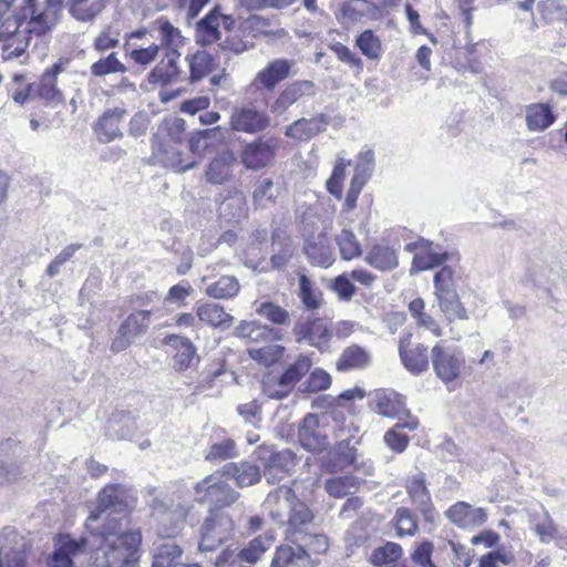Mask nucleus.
<instances>
[{"mask_svg": "<svg viewBox=\"0 0 567 567\" xmlns=\"http://www.w3.org/2000/svg\"><path fill=\"white\" fill-rule=\"evenodd\" d=\"M277 192L271 178H261L256 182L252 199L257 207L266 208L268 204L274 203Z\"/></svg>", "mask_w": 567, "mask_h": 567, "instance_id": "57", "label": "nucleus"}, {"mask_svg": "<svg viewBox=\"0 0 567 567\" xmlns=\"http://www.w3.org/2000/svg\"><path fill=\"white\" fill-rule=\"evenodd\" d=\"M183 523H175L171 527L165 525L158 528L159 540L153 543L151 549V567H177L183 560L184 549L174 539L181 532Z\"/></svg>", "mask_w": 567, "mask_h": 567, "instance_id": "8", "label": "nucleus"}, {"mask_svg": "<svg viewBox=\"0 0 567 567\" xmlns=\"http://www.w3.org/2000/svg\"><path fill=\"white\" fill-rule=\"evenodd\" d=\"M274 542V536L269 534L259 535L251 539L248 545L239 550L238 545L235 543H230L233 548H237L236 557L240 559L241 564L249 566L259 560V558L265 554Z\"/></svg>", "mask_w": 567, "mask_h": 567, "instance_id": "33", "label": "nucleus"}, {"mask_svg": "<svg viewBox=\"0 0 567 567\" xmlns=\"http://www.w3.org/2000/svg\"><path fill=\"white\" fill-rule=\"evenodd\" d=\"M244 215V198L241 196L228 197L220 205V216L227 221H239Z\"/></svg>", "mask_w": 567, "mask_h": 567, "instance_id": "62", "label": "nucleus"}, {"mask_svg": "<svg viewBox=\"0 0 567 567\" xmlns=\"http://www.w3.org/2000/svg\"><path fill=\"white\" fill-rule=\"evenodd\" d=\"M270 125L269 115L252 106L237 107L230 116V127L237 132L256 134Z\"/></svg>", "mask_w": 567, "mask_h": 567, "instance_id": "16", "label": "nucleus"}, {"mask_svg": "<svg viewBox=\"0 0 567 567\" xmlns=\"http://www.w3.org/2000/svg\"><path fill=\"white\" fill-rule=\"evenodd\" d=\"M127 515L112 516L107 513L105 523L95 532L103 539V556L96 558L94 567H140L142 532L140 528L124 530Z\"/></svg>", "mask_w": 567, "mask_h": 567, "instance_id": "1", "label": "nucleus"}, {"mask_svg": "<svg viewBox=\"0 0 567 567\" xmlns=\"http://www.w3.org/2000/svg\"><path fill=\"white\" fill-rule=\"evenodd\" d=\"M377 393L375 399H373L369 404L371 411L390 419H401L402 415L411 417L405 405V399L399 392Z\"/></svg>", "mask_w": 567, "mask_h": 567, "instance_id": "21", "label": "nucleus"}, {"mask_svg": "<svg viewBox=\"0 0 567 567\" xmlns=\"http://www.w3.org/2000/svg\"><path fill=\"white\" fill-rule=\"evenodd\" d=\"M219 27L220 11L216 7L196 23L197 42H200L203 45H208L218 41L221 37Z\"/></svg>", "mask_w": 567, "mask_h": 567, "instance_id": "31", "label": "nucleus"}, {"mask_svg": "<svg viewBox=\"0 0 567 567\" xmlns=\"http://www.w3.org/2000/svg\"><path fill=\"white\" fill-rule=\"evenodd\" d=\"M355 45L361 53L370 60H379L382 53V44L374 31L368 29L355 38Z\"/></svg>", "mask_w": 567, "mask_h": 567, "instance_id": "51", "label": "nucleus"}, {"mask_svg": "<svg viewBox=\"0 0 567 567\" xmlns=\"http://www.w3.org/2000/svg\"><path fill=\"white\" fill-rule=\"evenodd\" d=\"M341 258L351 260L362 255V248L355 235L349 229H342L336 237Z\"/></svg>", "mask_w": 567, "mask_h": 567, "instance_id": "56", "label": "nucleus"}, {"mask_svg": "<svg viewBox=\"0 0 567 567\" xmlns=\"http://www.w3.org/2000/svg\"><path fill=\"white\" fill-rule=\"evenodd\" d=\"M125 114L126 110L121 107L109 109L103 112L94 125V131L101 143H110L123 136L120 124Z\"/></svg>", "mask_w": 567, "mask_h": 567, "instance_id": "23", "label": "nucleus"}, {"mask_svg": "<svg viewBox=\"0 0 567 567\" xmlns=\"http://www.w3.org/2000/svg\"><path fill=\"white\" fill-rule=\"evenodd\" d=\"M451 254L446 250H442L439 245H434L427 240V245L424 246L422 251H417L413 256L411 272L424 271L442 266L449 260Z\"/></svg>", "mask_w": 567, "mask_h": 567, "instance_id": "29", "label": "nucleus"}, {"mask_svg": "<svg viewBox=\"0 0 567 567\" xmlns=\"http://www.w3.org/2000/svg\"><path fill=\"white\" fill-rule=\"evenodd\" d=\"M64 68L65 62L59 60L43 72L39 82L32 83L37 97L52 106L63 101L62 92L58 89L56 83L58 75L64 71Z\"/></svg>", "mask_w": 567, "mask_h": 567, "instance_id": "18", "label": "nucleus"}, {"mask_svg": "<svg viewBox=\"0 0 567 567\" xmlns=\"http://www.w3.org/2000/svg\"><path fill=\"white\" fill-rule=\"evenodd\" d=\"M38 10L37 0H0V37L11 34L19 28L25 27V34L41 37L54 27Z\"/></svg>", "mask_w": 567, "mask_h": 567, "instance_id": "3", "label": "nucleus"}, {"mask_svg": "<svg viewBox=\"0 0 567 567\" xmlns=\"http://www.w3.org/2000/svg\"><path fill=\"white\" fill-rule=\"evenodd\" d=\"M236 550L237 548H233V545H226L216 556H209V561L216 567H251L241 564L236 557Z\"/></svg>", "mask_w": 567, "mask_h": 567, "instance_id": "64", "label": "nucleus"}, {"mask_svg": "<svg viewBox=\"0 0 567 567\" xmlns=\"http://www.w3.org/2000/svg\"><path fill=\"white\" fill-rule=\"evenodd\" d=\"M290 70L291 63L288 60L277 59L257 74V80L265 89L272 90L289 75Z\"/></svg>", "mask_w": 567, "mask_h": 567, "instance_id": "35", "label": "nucleus"}, {"mask_svg": "<svg viewBox=\"0 0 567 567\" xmlns=\"http://www.w3.org/2000/svg\"><path fill=\"white\" fill-rule=\"evenodd\" d=\"M403 365L412 373L420 374L429 368L427 347L416 344L400 355Z\"/></svg>", "mask_w": 567, "mask_h": 567, "instance_id": "44", "label": "nucleus"}, {"mask_svg": "<svg viewBox=\"0 0 567 567\" xmlns=\"http://www.w3.org/2000/svg\"><path fill=\"white\" fill-rule=\"evenodd\" d=\"M355 461V449L349 440L337 443L322 460V466L331 473H338L351 466Z\"/></svg>", "mask_w": 567, "mask_h": 567, "instance_id": "27", "label": "nucleus"}, {"mask_svg": "<svg viewBox=\"0 0 567 567\" xmlns=\"http://www.w3.org/2000/svg\"><path fill=\"white\" fill-rule=\"evenodd\" d=\"M252 456L260 463L268 484L281 482L296 466V455L289 449L276 451L270 445H260Z\"/></svg>", "mask_w": 567, "mask_h": 567, "instance_id": "7", "label": "nucleus"}, {"mask_svg": "<svg viewBox=\"0 0 567 567\" xmlns=\"http://www.w3.org/2000/svg\"><path fill=\"white\" fill-rule=\"evenodd\" d=\"M284 352L285 347L280 344H267L259 349L249 350V354L254 360L259 361L266 365H270L277 362L282 357Z\"/></svg>", "mask_w": 567, "mask_h": 567, "instance_id": "61", "label": "nucleus"}, {"mask_svg": "<svg viewBox=\"0 0 567 567\" xmlns=\"http://www.w3.org/2000/svg\"><path fill=\"white\" fill-rule=\"evenodd\" d=\"M223 477L221 474H210L195 483L194 502L208 505L207 512H227L226 508L239 499L240 493Z\"/></svg>", "mask_w": 567, "mask_h": 567, "instance_id": "4", "label": "nucleus"}, {"mask_svg": "<svg viewBox=\"0 0 567 567\" xmlns=\"http://www.w3.org/2000/svg\"><path fill=\"white\" fill-rule=\"evenodd\" d=\"M271 567H315V564L306 549L290 543L276 548Z\"/></svg>", "mask_w": 567, "mask_h": 567, "instance_id": "25", "label": "nucleus"}, {"mask_svg": "<svg viewBox=\"0 0 567 567\" xmlns=\"http://www.w3.org/2000/svg\"><path fill=\"white\" fill-rule=\"evenodd\" d=\"M370 364V354L369 352L358 346L352 344L347 347L341 355L339 357L336 367L340 372H347L350 370H361L367 368Z\"/></svg>", "mask_w": 567, "mask_h": 567, "instance_id": "34", "label": "nucleus"}, {"mask_svg": "<svg viewBox=\"0 0 567 567\" xmlns=\"http://www.w3.org/2000/svg\"><path fill=\"white\" fill-rule=\"evenodd\" d=\"M298 440L305 450L322 452L329 444L326 423L316 414H307L299 425Z\"/></svg>", "mask_w": 567, "mask_h": 567, "instance_id": "13", "label": "nucleus"}, {"mask_svg": "<svg viewBox=\"0 0 567 567\" xmlns=\"http://www.w3.org/2000/svg\"><path fill=\"white\" fill-rule=\"evenodd\" d=\"M163 344L172 347L176 351L173 361L174 369L177 371L189 369L197 360L196 347L187 337L167 334L163 339Z\"/></svg>", "mask_w": 567, "mask_h": 567, "instance_id": "22", "label": "nucleus"}, {"mask_svg": "<svg viewBox=\"0 0 567 567\" xmlns=\"http://www.w3.org/2000/svg\"><path fill=\"white\" fill-rule=\"evenodd\" d=\"M239 281L234 276H223L206 288V293L215 299H229L239 292Z\"/></svg>", "mask_w": 567, "mask_h": 567, "instance_id": "48", "label": "nucleus"}, {"mask_svg": "<svg viewBox=\"0 0 567 567\" xmlns=\"http://www.w3.org/2000/svg\"><path fill=\"white\" fill-rule=\"evenodd\" d=\"M181 56L178 50L166 51L163 59L148 73L151 84L167 85L179 75L177 61Z\"/></svg>", "mask_w": 567, "mask_h": 567, "instance_id": "28", "label": "nucleus"}, {"mask_svg": "<svg viewBox=\"0 0 567 567\" xmlns=\"http://www.w3.org/2000/svg\"><path fill=\"white\" fill-rule=\"evenodd\" d=\"M136 503V497L122 484H109L97 495L96 507L91 512L85 522V528L97 522L104 513L110 515H127Z\"/></svg>", "mask_w": 567, "mask_h": 567, "instance_id": "6", "label": "nucleus"}, {"mask_svg": "<svg viewBox=\"0 0 567 567\" xmlns=\"http://www.w3.org/2000/svg\"><path fill=\"white\" fill-rule=\"evenodd\" d=\"M292 333L297 343H307L320 352L329 350L333 337V331L323 319L312 316L301 317L295 323Z\"/></svg>", "mask_w": 567, "mask_h": 567, "instance_id": "10", "label": "nucleus"}, {"mask_svg": "<svg viewBox=\"0 0 567 567\" xmlns=\"http://www.w3.org/2000/svg\"><path fill=\"white\" fill-rule=\"evenodd\" d=\"M403 554L400 544L394 542H386L383 546L374 548L370 556V563L373 566H383L396 563Z\"/></svg>", "mask_w": 567, "mask_h": 567, "instance_id": "50", "label": "nucleus"}, {"mask_svg": "<svg viewBox=\"0 0 567 567\" xmlns=\"http://www.w3.org/2000/svg\"><path fill=\"white\" fill-rule=\"evenodd\" d=\"M317 93V86L312 81L301 80L290 83L277 97L272 104V112H281L292 104L306 99L312 97Z\"/></svg>", "mask_w": 567, "mask_h": 567, "instance_id": "24", "label": "nucleus"}, {"mask_svg": "<svg viewBox=\"0 0 567 567\" xmlns=\"http://www.w3.org/2000/svg\"><path fill=\"white\" fill-rule=\"evenodd\" d=\"M446 518L463 529H471L483 525L487 519L484 508L473 507L466 502H457L445 512Z\"/></svg>", "mask_w": 567, "mask_h": 567, "instance_id": "20", "label": "nucleus"}, {"mask_svg": "<svg viewBox=\"0 0 567 567\" xmlns=\"http://www.w3.org/2000/svg\"><path fill=\"white\" fill-rule=\"evenodd\" d=\"M28 545L25 539L11 527L0 532V567H25Z\"/></svg>", "mask_w": 567, "mask_h": 567, "instance_id": "12", "label": "nucleus"}, {"mask_svg": "<svg viewBox=\"0 0 567 567\" xmlns=\"http://www.w3.org/2000/svg\"><path fill=\"white\" fill-rule=\"evenodd\" d=\"M90 72L95 78H103L115 73H126L127 68L117 59L116 52L99 59L90 66Z\"/></svg>", "mask_w": 567, "mask_h": 567, "instance_id": "49", "label": "nucleus"}, {"mask_svg": "<svg viewBox=\"0 0 567 567\" xmlns=\"http://www.w3.org/2000/svg\"><path fill=\"white\" fill-rule=\"evenodd\" d=\"M312 361L308 355L300 354L296 361L285 368L278 378L280 386H293L310 370Z\"/></svg>", "mask_w": 567, "mask_h": 567, "instance_id": "43", "label": "nucleus"}, {"mask_svg": "<svg viewBox=\"0 0 567 567\" xmlns=\"http://www.w3.org/2000/svg\"><path fill=\"white\" fill-rule=\"evenodd\" d=\"M364 260L380 271H391L399 265L398 251L388 245L375 244L367 252Z\"/></svg>", "mask_w": 567, "mask_h": 567, "instance_id": "30", "label": "nucleus"}, {"mask_svg": "<svg viewBox=\"0 0 567 567\" xmlns=\"http://www.w3.org/2000/svg\"><path fill=\"white\" fill-rule=\"evenodd\" d=\"M237 158L234 152L224 151L217 154L208 164L205 176L213 185H223L233 176V167Z\"/></svg>", "mask_w": 567, "mask_h": 567, "instance_id": "26", "label": "nucleus"}, {"mask_svg": "<svg viewBox=\"0 0 567 567\" xmlns=\"http://www.w3.org/2000/svg\"><path fill=\"white\" fill-rule=\"evenodd\" d=\"M151 310H137L120 324L117 336L113 340L111 349L114 352L125 350L133 341L144 336L151 324Z\"/></svg>", "mask_w": 567, "mask_h": 567, "instance_id": "11", "label": "nucleus"}, {"mask_svg": "<svg viewBox=\"0 0 567 567\" xmlns=\"http://www.w3.org/2000/svg\"><path fill=\"white\" fill-rule=\"evenodd\" d=\"M276 144L272 140L257 138L247 143L241 151V163L250 171L266 167L275 157Z\"/></svg>", "mask_w": 567, "mask_h": 567, "instance_id": "17", "label": "nucleus"}, {"mask_svg": "<svg viewBox=\"0 0 567 567\" xmlns=\"http://www.w3.org/2000/svg\"><path fill=\"white\" fill-rule=\"evenodd\" d=\"M431 362L436 377L445 384L456 380L465 365L463 352L446 341H439L432 348Z\"/></svg>", "mask_w": 567, "mask_h": 567, "instance_id": "9", "label": "nucleus"}, {"mask_svg": "<svg viewBox=\"0 0 567 567\" xmlns=\"http://www.w3.org/2000/svg\"><path fill=\"white\" fill-rule=\"evenodd\" d=\"M436 299L441 311L450 321L454 319H467V311L461 303L458 293L455 289L437 296Z\"/></svg>", "mask_w": 567, "mask_h": 567, "instance_id": "46", "label": "nucleus"}, {"mask_svg": "<svg viewBox=\"0 0 567 567\" xmlns=\"http://www.w3.org/2000/svg\"><path fill=\"white\" fill-rule=\"evenodd\" d=\"M357 487V478L352 475L337 476L326 481V489L333 497H344Z\"/></svg>", "mask_w": 567, "mask_h": 567, "instance_id": "59", "label": "nucleus"}, {"mask_svg": "<svg viewBox=\"0 0 567 567\" xmlns=\"http://www.w3.org/2000/svg\"><path fill=\"white\" fill-rule=\"evenodd\" d=\"M107 0H66L70 14L78 21H92L106 6Z\"/></svg>", "mask_w": 567, "mask_h": 567, "instance_id": "36", "label": "nucleus"}, {"mask_svg": "<svg viewBox=\"0 0 567 567\" xmlns=\"http://www.w3.org/2000/svg\"><path fill=\"white\" fill-rule=\"evenodd\" d=\"M269 505L276 503L277 509H270L272 519L284 525L287 523L286 537L292 543L299 536L313 529V513L307 504L300 502L290 487L279 486L268 495Z\"/></svg>", "mask_w": 567, "mask_h": 567, "instance_id": "2", "label": "nucleus"}, {"mask_svg": "<svg viewBox=\"0 0 567 567\" xmlns=\"http://www.w3.org/2000/svg\"><path fill=\"white\" fill-rule=\"evenodd\" d=\"M329 288L336 292L340 300L349 301L357 291L355 286L352 284L350 276L343 272L332 279Z\"/></svg>", "mask_w": 567, "mask_h": 567, "instance_id": "63", "label": "nucleus"}, {"mask_svg": "<svg viewBox=\"0 0 567 567\" xmlns=\"http://www.w3.org/2000/svg\"><path fill=\"white\" fill-rule=\"evenodd\" d=\"M256 462V460L227 462L221 466L218 473L226 480L234 481L238 488L250 487L258 484L262 477L261 466Z\"/></svg>", "mask_w": 567, "mask_h": 567, "instance_id": "14", "label": "nucleus"}, {"mask_svg": "<svg viewBox=\"0 0 567 567\" xmlns=\"http://www.w3.org/2000/svg\"><path fill=\"white\" fill-rule=\"evenodd\" d=\"M221 137V127L198 130L190 134L188 138L189 151L193 154L203 155L213 148L215 142Z\"/></svg>", "mask_w": 567, "mask_h": 567, "instance_id": "39", "label": "nucleus"}, {"mask_svg": "<svg viewBox=\"0 0 567 567\" xmlns=\"http://www.w3.org/2000/svg\"><path fill=\"white\" fill-rule=\"evenodd\" d=\"M406 492L424 520L433 523L435 519V508L426 487V477L423 472L416 473L408 481Z\"/></svg>", "mask_w": 567, "mask_h": 567, "instance_id": "19", "label": "nucleus"}, {"mask_svg": "<svg viewBox=\"0 0 567 567\" xmlns=\"http://www.w3.org/2000/svg\"><path fill=\"white\" fill-rule=\"evenodd\" d=\"M234 533L235 523L228 512H207L199 528V551L209 560L220 546L233 540Z\"/></svg>", "mask_w": 567, "mask_h": 567, "instance_id": "5", "label": "nucleus"}, {"mask_svg": "<svg viewBox=\"0 0 567 567\" xmlns=\"http://www.w3.org/2000/svg\"><path fill=\"white\" fill-rule=\"evenodd\" d=\"M320 133V127L311 118H299L288 125L285 135L298 141H309Z\"/></svg>", "mask_w": 567, "mask_h": 567, "instance_id": "54", "label": "nucleus"}, {"mask_svg": "<svg viewBox=\"0 0 567 567\" xmlns=\"http://www.w3.org/2000/svg\"><path fill=\"white\" fill-rule=\"evenodd\" d=\"M157 25L161 45L166 51L178 50L183 44V37L179 29L175 28L167 19L159 18L155 21Z\"/></svg>", "mask_w": 567, "mask_h": 567, "instance_id": "47", "label": "nucleus"}, {"mask_svg": "<svg viewBox=\"0 0 567 567\" xmlns=\"http://www.w3.org/2000/svg\"><path fill=\"white\" fill-rule=\"evenodd\" d=\"M555 121L556 115L547 103H533L526 107V126L529 131H545Z\"/></svg>", "mask_w": 567, "mask_h": 567, "instance_id": "32", "label": "nucleus"}, {"mask_svg": "<svg viewBox=\"0 0 567 567\" xmlns=\"http://www.w3.org/2000/svg\"><path fill=\"white\" fill-rule=\"evenodd\" d=\"M114 429L118 440H131L137 432V424L130 411L114 413L110 419V430Z\"/></svg>", "mask_w": 567, "mask_h": 567, "instance_id": "45", "label": "nucleus"}, {"mask_svg": "<svg viewBox=\"0 0 567 567\" xmlns=\"http://www.w3.org/2000/svg\"><path fill=\"white\" fill-rule=\"evenodd\" d=\"M256 313L277 326H284L289 320V312L272 301L261 302L256 308Z\"/></svg>", "mask_w": 567, "mask_h": 567, "instance_id": "58", "label": "nucleus"}, {"mask_svg": "<svg viewBox=\"0 0 567 567\" xmlns=\"http://www.w3.org/2000/svg\"><path fill=\"white\" fill-rule=\"evenodd\" d=\"M87 547V539L84 536L73 538L71 535H58L54 544V549L60 551L65 557L74 560V557L83 553Z\"/></svg>", "mask_w": 567, "mask_h": 567, "instance_id": "55", "label": "nucleus"}, {"mask_svg": "<svg viewBox=\"0 0 567 567\" xmlns=\"http://www.w3.org/2000/svg\"><path fill=\"white\" fill-rule=\"evenodd\" d=\"M396 533L400 537L409 535L413 536L417 530L416 518L412 511L408 507H399L395 512Z\"/></svg>", "mask_w": 567, "mask_h": 567, "instance_id": "60", "label": "nucleus"}, {"mask_svg": "<svg viewBox=\"0 0 567 567\" xmlns=\"http://www.w3.org/2000/svg\"><path fill=\"white\" fill-rule=\"evenodd\" d=\"M298 297L308 311H316L322 306V292L305 274L298 277Z\"/></svg>", "mask_w": 567, "mask_h": 567, "instance_id": "37", "label": "nucleus"}, {"mask_svg": "<svg viewBox=\"0 0 567 567\" xmlns=\"http://www.w3.org/2000/svg\"><path fill=\"white\" fill-rule=\"evenodd\" d=\"M367 392H340L338 396L321 395L313 401V406L318 409H326L320 416L324 422L327 419H332L336 423L342 424L346 422V410L354 399H363Z\"/></svg>", "mask_w": 567, "mask_h": 567, "instance_id": "15", "label": "nucleus"}, {"mask_svg": "<svg viewBox=\"0 0 567 567\" xmlns=\"http://www.w3.org/2000/svg\"><path fill=\"white\" fill-rule=\"evenodd\" d=\"M280 229L272 231V247L274 254L270 257V265L272 269L281 270L290 261L293 256L295 248L289 237L280 239Z\"/></svg>", "mask_w": 567, "mask_h": 567, "instance_id": "38", "label": "nucleus"}, {"mask_svg": "<svg viewBox=\"0 0 567 567\" xmlns=\"http://www.w3.org/2000/svg\"><path fill=\"white\" fill-rule=\"evenodd\" d=\"M293 545H299L302 549H306L308 553L313 551L315 554H323L329 548V539L328 537L319 532L313 529H309L297 539L292 542Z\"/></svg>", "mask_w": 567, "mask_h": 567, "instance_id": "53", "label": "nucleus"}, {"mask_svg": "<svg viewBox=\"0 0 567 567\" xmlns=\"http://www.w3.org/2000/svg\"><path fill=\"white\" fill-rule=\"evenodd\" d=\"M216 66V59L208 51L199 50L189 59V80L192 83L200 81Z\"/></svg>", "mask_w": 567, "mask_h": 567, "instance_id": "42", "label": "nucleus"}, {"mask_svg": "<svg viewBox=\"0 0 567 567\" xmlns=\"http://www.w3.org/2000/svg\"><path fill=\"white\" fill-rule=\"evenodd\" d=\"M197 317L200 321L221 329L229 328L234 321V317L227 313L224 308L217 303L199 306L197 308Z\"/></svg>", "mask_w": 567, "mask_h": 567, "instance_id": "41", "label": "nucleus"}, {"mask_svg": "<svg viewBox=\"0 0 567 567\" xmlns=\"http://www.w3.org/2000/svg\"><path fill=\"white\" fill-rule=\"evenodd\" d=\"M417 426H419V421L415 417H410V420L406 422L398 423L384 433V436H383L384 443L392 451H394L396 453H402L406 449L410 439L406 434L402 433L401 430L408 429L410 431H413Z\"/></svg>", "mask_w": 567, "mask_h": 567, "instance_id": "40", "label": "nucleus"}, {"mask_svg": "<svg viewBox=\"0 0 567 567\" xmlns=\"http://www.w3.org/2000/svg\"><path fill=\"white\" fill-rule=\"evenodd\" d=\"M237 456L238 450L235 441L230 437H224L210 445L205 460L209 462H223Z\"/></svg>", "mask_w": 567, "mask_h": 567, "instance_id": "52", "label": "nucleus"}]
</instances>
